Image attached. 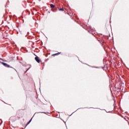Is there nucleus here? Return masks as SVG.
<instances>
[{
	"instance_id": "f257e3e1",
	"label": "nucleus",
	"mask_w": 129,
	"mask_h": 129,
	"mask_svg": "<svg viewBox=\"0 0 129 129\" xmlns=\"http://www.w3.org/2000/svg\"><path fill=\"white\" fill-rule=\"evenodd\" d=\"M3 60V59L0 58V60ZM0 63H2V64L4 65V66L7 67V68H12L13 69H14V68L11 67V66L8 64L7 63H6V62H3L0 61Z\"/></svg>"
},
{
	"instance_id": "f03ea898",
	"label": "nucleus",
	"mask_w": 129,
	"mask_h": 129,
	"mask_svg": "<svg viewBox=\"0 0 129 129\" xmlns=\"http://www.w3.org/2000/svg\"><path fill=\"white\" fill-rule=\"evenodd\" d=\"M35 60L37 62V63H40V62H41V59H40V58L38 56H36L35 57Z\"/></svg>"
},
{
	"instance_id": "7ed1b4c3",
	"label": "nucleus",
	"mask_w": 129,
	"mask_h": 129,
	"mask_svg": "<svg viewBox=\"0 0 129 129\" xmlns=\"http://www.w3.org/2000/svg\"><path fill=\"white\" fill-rule=\"evenodd\" d=\"M49 6H50V8H51V9H54V8H55V5L53 4H50Z\"/></svg>"
},
{
	"instance_id": "20e7f679",
	"label": "nucleus",
	"mask_w": 129,
	"mask_h": 129,
	"mask_svg": "<svg viewBox=\"0 0 129 129\" xmlns=\"http://www.w3.org/2000/svg\"><path fill=\"white\" fill-rule=\"evenodd\" d=\"M59 54H60V53H57L53 54L52 55V56H56L57 55H59Z\"/></svg>"
},
{
	"instance_id": "39448f33",
	"label": "nucleus",
	"mask_w": 129,
	"mask_h": 129,
	"mask_svg": "<svg viewBox=\"0 0 129 129\" xmlns=\"http://www.w3.org/2000/svg\"><path fill=\"white\" fill-rule=\"evenodd\" d=\"M59 11H60L61 12H63L64 11V9L63 8H60L59 9Z\"/></svg>"
},
{
	"instance_id": "423d86ee",
	"label": "nucleus",
	"mask_w": 129,
	"mask_h": 129,
	"mask_svg": "<svg viewBox=\"0 0 129 129\" xmlns=\"http://www.w3.org/2000/svg\"><path fill=\"white\" fill-rule=\"evenodd\" d=\"M20 116H21V115H20V114H18L17 116L18 119H20L21 118V117H20Z\"/></svg>"
},
{
	"instance_id": "0eeeda50",
	"label": "nucleus",
	"mask_w": 129,
	"mask_h": 129,
	"mask_svg": "<svg viewBox=\"0 0 129 129\" xmlns=\"http://www.w3.org/2000/svg\"><path fill=\"white\" fill-rule=\"evenodd\" d=\"M31 121H32V119H31V120L28 122L27 124H29Z\"/></svg>"
}]
</instances>
